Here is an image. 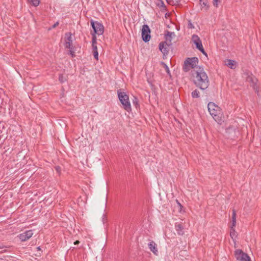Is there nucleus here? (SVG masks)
<instances>
[{"label": "nucleus", "mask_w": 261, "mask_h": 261, "mask_svg": "<svg viewBox=\"0 0 261 261\" xmlns=\"http://www.w3.org/2000/svg\"><path fill=\"white\" fill-rule=\"evenodd\" d=\"M93 56H94V58L96 60H98V51H93Z\"/></svg>", "instance_id": "nucleus-27"}, {"label": "nucleus", "mask_w": 261, "mask_h": 261, "mask_svg": "<svg viewBox=\"0 0 261 261\" xmlns=\"http://www.w3.org/2000/svg\"><path fill=\"white\" fill-rule=\"evenodd\" d=\"M90 23L93 29V34L100 35L103 33L104 27L101 23L98 21H94L93 20H91Z\"/></svg>", "instance_id": "nucleus-5"}, {"label": "nucleus", "mask_w": 261, "mask_h": 261, "mask_svg": "<svg viewBox=\"0 0 261 261\" xmlns=\"http://www.w3.org/2000/svg\"><path fill=\"white\" fill-rule=\"evenodd\" d=\"M33 6L36 7L39 4V0H28Z\"/></svg>", "instance_id": "nucleus-22"}, {"label": "nucleus", "mask_w": 261, "mask_h": 261, "mask_svg": "<svg viewBox=\"0 0 261 261\" xmlns=\"http://www.w3.org/2000/svg\"><path fill=\"white\" fill-rule=\"evenodd\" d=\"M226 65L231 69H234L236 67V62L232 60H227L225 62Z\"/></svg>", "instance_id": "nucleus-16"}, {"label": "nucleus", "mask_w": 261, "mask_h": 261, "mask_svg": "<svg viewBox=\"0 0 261 261\" xmlns=\"http://www.w3.org/2000/svg\"><path fill=\"white\" fill-rule=\"evenodd\" d=\"M161 3H162V6L165 7V6L163 1H161Z\"/></svg>", "instance_id": "nucleus-33"}, {"label": "nucleus", "mask_w": 261, "mask_h": 261, "mask_svg": "<svg viewBox=\"0 0 261 261\" xmlns=\"http://www.w3.org/2000/svg\"><path fill=\"white\" fill-rule=\"evenodd\" d=\"M55 170L57 171V172L60 175L61 172V168L60 166H57L55 167Z\"/></svg>", "instance_id": "nucleus-25"}, {"label": "nucleus", "mask_w": 261, "mask_h": 261, "mask_svg": "<svg viewBox=\"0 0 261 261\" xmlns=\"http://www.w3.org/2000/svg\"><path fill=\"white\" fill-rule=\"evenodd\" d=\"M236 211L234 209H233L232 214V224L231 227H235L236 225Z\"/></svg>", "instance_id": "nucleus-19"}, {"label": "nucleus", "mask_w": 261, "mask_h": 261, "mask_svg": "<svg viewBox=\"0 0 261 261\" xmlns=\"http://www.w3.org/2000/svg\"><path fill=\"white\" fill-rule=\"evenodd\" d=\"M189 25H190V28H192V24L191 23H190V24H189Z\"/></svg>", "instance_id": "nucleus-35"}, {"label": "nucleus", "mask_w": 261, "mask_h": 261, "mask_svg": "<svg viewBox=\"0 0 261 261\" xmlns=\"http://www.w3.org/2000/svg\"><path fill=\"white\" fill-rule=\"evenodd\" d=\"M66 37L65 40V47L70 49V54L72 57L74 56V51L73 50V46L72 45V34L71 33H68L65 34Z\"/></svg>", "instance_id": "nucleus-7"}, {"label": "nucleus", "mask_w": 261, "mask_h": 261, "mask_svg": "<svg viewBox=\"0 0 261 261\" xmlns=\"http://www.w3.org/2000/svg\"><path fill=\"white\" fill-rule=\"evenodd\" d=\"M37 249L38 250H41V248H40V246L37 247Z\"/></svg>", "instance_id": "nucleus-34"}, {"label": "nucleus", "mask_w": 261, "mask_h": 261, "mask_svg": "<svg viewBox=\"0 0 261 261\" xmlns=\"http://www.w3.org/2000/svg\"><path fill=\"white\" fill-rule=\"evenodd\" d=\"M192 40L193 42V43L195 44L196 48L199 50H200L203 55L207 56V54L203 47L200 38L197 35H192Z\"/></svg>", "instance_id": "nucleus-8"}, {"label": "nucleus", "mask_w": 261, "mask_h": 261, "mask_svg": "<svg viewBox=\"0 0 261 261\" xmlns=\"http://www.w3.org/2000/svg\"><path fill=\"white\" fill-rule=\"evenodd\" d=\"M167 3L172 6H175L178 4L179 0H166Z\"/></svg>", "instance_id": "nucleus-20"}, {"label": "nucleus", "mask_w": 261, "mask_h": 261, "mask_svg": "<svg viewBox=\"0 0 261 261\" xmlns=\"http://www.w3.org/2000/svg\"><path fill=\"white\" fill-rule=\"evenodd\" d=\"M234 254L236 259L239 261H251L250 258L247 254L243 252L240 249L237 250Z\"/></svg>", "instance_id": "nucleus-10"}, {"label": "nucleus", "mask_w": 261, "mask_h": 261, "mask_svg": "<svg viewBox=\"0 0 261 261\" xmlns=\"http://www.w3.org/2000/svg\"><path fill=\"white\" fill-rule=\"evenodd\" d=\"M133 103L137 108L138 106H139V104L138 103V99L137 97H135L134 99H133Z\"/></svg>", "instance_id": "nucleus-26"}, {"label": "nucleus", "mask_w": 261, "mask_h": 261, "mask_svg": "<svg viewBox=\"0 0 261 261\" xmlns=\"http://www.w3.org/2000/svg\"><path fill=\"white\" fill-rule=\"evenodd\" d=\"M93 51H97V47L96 44H92Z\"/></svg>", "instance_id": "nucleus-29"}, {"label": "nucleus", "mask_w": 261, "mask_h": 261, "mask_svg": "<svg viewBox=\"0 0 261 261\" xmlns=\"http://www.w3.org/2000/svg\"><path fill=\"white\" fill-rule=\"evenodd\" d=\"M199 4L202 8H204L206 10H208L209 6L207 0H199Z\"/></svg>", "instance_id": "nucleus-18"}, {"label": "nucleus", "mask_w": 261, "mask_h": 261, "mask_svg": "<svg viewBox=\"0 0 261 261\" xmlns=\"http://www.w3.org/2000/svg\"><path fill=\"white\" fill-rule=\"evenodd\" d=\"M118 96L124 109L127 112L131 111V106L128 96L125 93L118 91Z\"/></svg>", "instance_id": "nucleus-4"}, {"label": "nucleus", "mask_w": 261, "mask_h": 261, "mask_svg": "<svg viewBox=\"0 0 261 261\" xmlns=\"http://www.w3.org/2000/svg\"><path fill=\"white\" fill-rule=\"evenodd\" d=\"M237 233L235 230L234 227H231L230 230V236L233 241L236 240L237 237Z\"/></svg>", "instance_id": "nucleus-17"}, {"label": "nucleus", "mask_w": 261, "mask_h": 261, "mask_svg": "<svg viewBox=\"0 0 261 261\" xmlns=\"http://www.w3.org/2000/svg\"><path fill=\"white\" fill-rule=\"evenodd\" d=\"M59 25V22H56L54 25H52L51 29H54Z\"/></svg>", "instance_id": "nucleus-30"}, {"label": "nucleus", "mask_w": 261, "mask_h": 261, "mask_svg": "<svg viewBox=\"0 0 261 261\" xmlns=\"http://www.w3.org/2000/svg\"><path fill=\"white\" fill-rule=\"evenodd\" d=\"M80 243V241H78V240H76V241L74 242V244L75 245H77V244H79Z\"/></svg>", "instance_id": "nucleus-31"}, {"label": "nucleus", "mask_w": 261, "mask_h": 261, "mask_svg": "<svg viewBox=\"0 0 261 261\" xmlns=\"http://www.w3.org/2000/svg\"><path fill=\"white\" fill-rule=\"evenodd\" d=\"M166 68L167 72L168 73H169V68L168 67V66L167 65L166 66Z\"/></svg>", "instance_id": "nucleus-32"}, {"label": "nucleus", "mask_w": 261, "mask_h": 261, "mask_svg": "<svg viewBox=\"0 0 261 261\" xmlns=\"http://www.w3.org/2000/svg\"><path fill=\"white\" fill-rule=\"evenodd\" d=\"M175 36L174 32H170L168 30L165 32V41L164 42H166L168 44H172V40Z\"/></svg>", "instance_id": "nucleus-13"}, {"label": "nucleus", "mask_w": 261, "mask_h": 261, "mask_svg": "<svg viewBox=\"0 0 261 261\" xmlns=\"http://www.w3.org/2000/svg\"><path fill=\"white\" fill-rule=\"evenodd\" d=\"M207 108L211 115L214 119L219 124L224 121L221 109L215 103L210 102L208 103Z\"/></svg>", "instance_id": "nucleus-2"}, {"label": "nucleus", "mask_w": 261, "mask_h": 261, "mask_svg": "<svg viewBox=\"0 0 261 261\" xmlns=\"http://www.w3.org/2000/svg\"><path fill=\"white\" fill-rule=\"evenodd\" d=\"M244 75L246 76V80L249 83L251 86L253 87L256 92L258 91V87L256 85L257 82V79L252 75L251 73H245Z\"/></svg>", "instance_id": "nucleus-6"}, {"label": "nucleus", "mask_w": 261, "mask_h": 261, "mask_svg": "<svg viewBox=\"0 0 261 261\" xmlns=\"http://www.w3.org/2000/svg\"><path fill=\"white\" fill-rule=\"evenodd\" d=\"M175 228L177 234L179 236H182L185 233L184 226L182 223H176L175 224Z\"/></svg>", "instance_id": "nucleus-14"}, {"label": "nucleus", "mask_w": 261, "mask_h": 261, "mask_svg": "<svg viewBox=\"0 0 261 261\" xmlns=\"http://www.w3.org/2000/svg\"><path fill=\"white\" fill-rule=\"evenodd\" d=\"M191 95L193 98H198L199 97V92L196 89L192 92Z\"/></svg>", "instance_id": "nucleus-21"}, {"label": "nucleus", "mask_w": 261, "mask_h": 261, "mask_svg": "<svg viewBox=\"0 0 261 261\" xmlns=\"http://www.w3.org/2000/svg\"><path fill=\"white\" fill-rule=\"evenodd\" d=\"M171 44H168L166 42H161L159 44V49L163 54L164 56H166L169 53V46Z\"/></svg>", "instance_id": "nucleus-12"}, {"label": "nucleus", "mask_w": 261, "mask_h": 261, "mask_svg": "<svg viewBox=\"0 0 261 261\" xmlns=\"http://www.w3.org/2000/svg\"><path fill=\"white\" fill-rule=\"evenodd\" d=\"M221 0H213V5L214 6L217 7L218 3L220 2Z\"/></svg>", "instance_id": "nucleus-28"}, {"label": "nucleus", "mask_w": 261, "mask_h": 261, "mask_svg": "<svg viewBox=\"0 0 261 261\" xmlns=\"http://www.w3.org/2000/svg\"><path fill=\"white\" fill-rule=\"evenodd\" d=\"M59 80L61 83H63L67 81V79L63 74H60Z\"/></svg>", "instance_id": "nucleus-23"}, {"label": "nucleus", "mask_w": 261, "mask_h": 261, "mask_svg": "<svg viewBox=\"0 0 261 261\" xmlns=\"http://www.w3.org/2000/svg\"><path fill=\"white\" fill-rule=\"evenodd\" d=\"M191 72L195 85L201 90L206 89L209 86L210 81L203 68H197L195 70H193Z\"/></svg>", "instance_id": "nucleus-1"}, {"label": "nucleus", "mask_w": 261, "mask_h": 261, "mask_svg": "<svg viewBox=\"0 0 261 261\" xmlns=\"http://www.w3.org/2000/svg\"><path fill=\"white\" fill-rule=\"evenodd\" d=\"M150 30L147 24H144L142 29V38L145 42H148L150 39Z\"/></svg>", "instance_id": "nucleus-9"}, {"label": "nucleus", "mask_w": 261, "mask_h": 261, "mask_svg": "<svg viewBox=\"0 0 261 261\" xmlns=\"http://www.w3.org/2000/svg\"><path fill=\"white\" fill-rule=\"evenodd\" d=\"M198 59L197 57L187 58L184 61L182 69L185 72H188L191 69L195 70L196 68L200 67L198 66Z\"/></svg>", "instance_id": "nucleus-3"}, {"label": "nucleus", "mask_w": 261, "mask_h": 261, "mask_svg": "<svg viewBox=\"0 0 261 261\" xmlns=\"http://www.w3.org/2000/svg\"><path fill=\"white\" fill-rule=\"evenodd\" d=\"M33 235V230H29L19 234L18 237L22 242H24L30 239Z\"/></svg>", "instance_id": "nucleus-11"}, {"label": "nucleus", "mask_w": 261, "mask_h": 261, "mask_svg": "<svg viewBox=\"0 0 261 261\" xmlns=\"http://www.w3.org/2000/svg\"><path fill=\"white\" fill-rule=\"evenodd\" d=\"M178 205L180 206V207H181V205L180 204V203L179 202H178Z\"/></svg>", "instance_id": "nucleus-36"}, {"label": "nucleus", "mask_w": 261, "mask_h": 261, "mask_svg": "<svg viewBox=\"0 0 261 261\" xmlns=\"http://www.w3.org/2000/svg\"><path fill=\"white\" fill-rule=\"evenodd\" d=\"M91 35L92 36V44H96V34L91 33Z\"/></svg>", "instance_id": "nucleus-24"}, {"label": "nucleus", "mask_w": 261, "mask_h": 261, "mask_svg": "<svg viewBox=\"0 0 261 261\" xmlns=\"http://www.w3.org/2000/svg\"><path fill=\"white\" fill-rule=\"evenodd\" d=\"M149 249L155 255L158 254V251L156 248V244L155 243L152 241L148 244Z\"/></svg>", "instance_id": "nucleus-15"}]
</instances>
